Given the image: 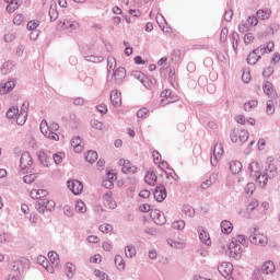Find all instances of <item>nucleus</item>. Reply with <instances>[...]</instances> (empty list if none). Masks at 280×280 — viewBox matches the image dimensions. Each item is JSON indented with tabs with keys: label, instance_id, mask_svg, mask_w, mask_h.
<instances>
[{
	"label": "nucleus",
	"instance_id": "15",
	"mask_svg": "<svg viewBox=\"0 0 280 280\" xmlns=\"http://www.w3.org/2000/svg\"><path fill=\"white\" fill-rule=\"evenodd\" d=\"M246 213L248 215H256L257 213H259V201L257 199H253L248 202L247 207H246Z\"/></svg>",
	"mask_w": 280,
	"mask_h": 280
},
{
	"label": "nucleus",
	"instance_id": "46",
	"mask_svg": "<svg viewBox=\"0 0 280 280\" xmlns=\"http://www.w3.org/2000/svg\"><path fill=\"white\" fill-rule=\"evenodd\" d=\"M37 178H38V173H33L24 176L23 180L24 183H26V185H32V183H34Z\"/></svg>",
	"mask_w": 280,
	"mask_h": 280
},
{
	"label": "nucleus",
	"instance_id": "31",
	"mask_svg": "<svg viewBox=\"0 0 280 280\" xmlns=\"http://www.w3.org/2000/svg\"><path fill=\"white\" fill-rule=\"evenodd\" d=\"M261 270L265 275H272L275 272V262L270 260L264 262Z\"/></svg>",
	"mask_w": 280,
	"mask_h": 280
},
{
	"label": "nucleus",
	"instance_id": "48",
	"mask_svg": "<svg viewBox=\"0 0 280 280\" xmlns=\"http://www.w3.org/2000/svg\"><path fill=\"white\" fill-rule=\"evenodd\" d=\"M8 280H21V271L19 269L11 270Z\"/></svg>",
	"mask_w": 280,
	"mask_h": 280
},
{
	"label": "nucleus",
	"instance_id": "10",
	"mask_svg": "<svg viewBox=\"0 0 280 280\" xmlns=\"http://www.w3.org/2000/svg\"><path fill=\"white\" fill-rule=\"evenodd\" d=\"M34 165V160L30 152H23L20 159V167L21 170H30Z\"/></svg>",
	"mask_w": 280,
	"mask_h": 280
},
{
	"label": "nucleus",
	"instance_id": "9",
	"mask_svg": "<svg viewBox=\"0 0 280 280\" xmlns=\"http://www.w3.org/2000/svg\"><path fill=\"white\" fill-rule=\"evenodd\" d=\"M118 165L121 167L124 174H137V166L132 165V163L126 159H120Z\"/></svg>",
	"mask_w": 280,
	"mask_h": 280
},
{
	"label": "nucleus",
	"instance_id": "39",
	"mask_svg": "<svg viewBox=\"0 0 280 280\" xmlns=\"http://www.w3.org/2000/svg\"><path fill=\"white\" fill-rule=\"evenodd\" d=\"M268 209H270V203L268 201H264L258 206V213L256 214V218H259V215H266Z\"/></svg>",
	"mask_w": 280,
	"mask_h": 280
},
{
	"label": "nucleus",
	"instance_id": "26",
	"mask_svg": "<svg viewBox=\"0 0 280 280\" xmlns=\"http://www.w3.org/2000/svg\"><path fill=\"white\" fill-rule=\"evenodd\" d=\"M115 80H124L126 78V68L118 67L116 70H113L109 74Z\"/></svg>",
	"mask_w": 280,
	"mask_h": 280
},
{
	"label": "nucleus",
	"instance_id": "21",
	"mask_svg": "<svg viewBox=\"0 0 280 280\" xmlns=\"http://www.w3.org/2000/svg\"><path fill=\"white\" fill-rule=\"evenodd\" d=\"M37 264H39V266H43V268H45V270H47V272H50V275H54V266L49 265L47 257L42 256V255L38 256Z\"/></svg>",
	"mask_w": 280,
	"mask_h": 280
},
{
	"label": "nucleus",
	"instance_id": "51",
	"mask_svg": "<svg viewBox=\"0 0 280 280\" xmlns=\"http://www.w3.org/2000/svg\"><path fill=\"white\" fill-rule=\"evenodd\" d=\"M52 159L56 165H60V163H62V159H65V153L63 152L56 153L52 155Z\"/></svg>",
	"mask_w": 280,
	"mask_h": 280
},
{
	"label": "nucleus",
	"instance_id": "47",
	"mask_svg": "<svg viewBox=\"0 0 280 280\" xmlns=\"http://www.w3.org/2000/svg\"><path fill=\"white\" fill-rule=\"evenodd\" d=\"M74 209L78 213H86V203H84L82 200H79L77 201Z\"/></svg>",
	"mask_w": 280,
	"mask_h": 280
},
{
	"label": "nucleus",
	"instance_id": "52",
	"mask_svg": "<svg viewBox=\"0 0 280 280\" xmlns=\"http://www.w3.org/2000/svg\"><path fill=\"white\" fill-rule=\"evenodd\" d=\"M100 232L101 233H112L113 232V225L108 223H104L100 226Z\"/></svg>",
	"mask_w": 280,
	"mask_h": 280
},
{
	"label": "nucleus",
	"instance_id": "20",
	"mask_svg": "<svg viewBox=\"0 0 280 280\" xmlns=\"http://www.w3.org/2000/svg\"><path fill=\"white\" fill-rule=\"evenodd\" d=\"M16 86L14 81H8L5 83L0 84V95H8L10 91H12Z\"/></svg>",
	"mask_w": 280,
	"mask_h": 280
},
{
	"label": "nucleus",
	"instance_id": "57",
	"mask_svg": "<svg viewBox=\"0 0 280 280\" xmlns=\"http://www.w3.org/2000/svg\"><path fill=\"white\" fill-rule=\"evenodd\" d=\"M250 71L249 70H245L242 74V80L243 82H245V84H248V82H250Z\"/></svg>",
	"mask_w": 280,
	"mask_h": 280
},
{
	"label": "nucleus",
	"instance_id": "7",
	"mask_svg": "<svg viewBox=\"0 0 280 280\" xmlns=\"http://www.w3.org/2000/svg\"><path fill=\"white\" fill-rule=\"evenodd\" d=\"M160 97V106H167V104H174V102H178V95L172 94V90H164L161 92Z\"/></svg>",
	"mask_w": 280,
	"mask_h": 280
},
{
	"label": "nucleus",
	"instance_id": "38",
	"mask_svg": "<svg viewBox=\"0 0 280 280\" xmlns=\"http://www.w3.org/2000/svg\"><path fill=\"white\" fill-rule=\"evenodd\" d=\"M230 171L232 172V174H240V172H242V162L240 161L230 162Z\"/></svg>",
	"mask_w": 280,
	"mask_h": 280
},
{
	"label": "nucleus",
	"instance_id": "18",
	"mask_svg": "<svg viewBox=\"0 0 280 280\" xmlns=\"http://www.w3.org/2000/svg\"><path fill=\"white\" fill-rule=\"evenodd\" d=\"M156 180H159V176L156 175V172L152 170L148 171L144 175V183H147V185H151V187L156 185Z\"/></svg>",
	"mask_w": 280,
	"mask_h": 280
},
{
	"label": "nucleus",
	"instance_id": "25",
	"mask_svg": "<svg viewBox=\"0 0 280 280\" xmlns=\"http://www.w3.org/2000/svg\"><path fill=\"white\" fill-rule=\"evenodd\" d=\"M221 233H224V235H231L233 233V223L229 220H223L221 222Z\"/></svg>",
	"mask_w": 280,
	"mask_h": 280
},
{
	"label": "nucleus",
	"instance_id": "55",
	"mask_svg": "<svg viewBox=\"0 0 280 280\" xmlns=\"http://www.w3.org/2000/svg\"><path fill=\"white\" fill-rule=\"evenodd\" d=\"M228 37H229V28L224 27V28H222V31L220 33V42L226 43Z\"/></svg>",
	"mask_w": 280,
	"mask_h": 280
},
{
	"label": "nucleus",
	"instance_id": "60",
	"mask_svg": "<svg viewBox=\"0 0 280 280\" xmlns=\"http://www.w3.org/2000/svg\"><path fill=\"white\" fill-rule=\"evenodd\" d=\"M151 209L152 208L150 207L149 203H142L139 207V211H141V213H150Z\"/></svg>",
	"mask_w": 280,
	"mask_h": 280
},
{
	"label": "nucleus",
	"instance_id": "41",
	"mask_svg": "<svg viewBox=\"0 0 280 280\" xmlns=\"http://www.w3.org/2000/svg\"><path fill=\"white\" fill-rule=\"evenodd\" d=\"M262 89L264 93H266V95H269V97H272V95H275V88L272 86V83L265 82Z\"/></svg>",
	"mask_w": 280,
	"mask_h": 280
},
{
	"label": "nucleus",
	"instance_id": "5",
	"mask_svg": "<svg viewBox=\"0 0 280 280\" xmlns=\"http://www.w3.org/2000/svg\"><path fill=\"white\" fill-rule=\"evenodd\" d=\"M39 128H40V132L44 135V137H46L47 139H50V141H59L60 140V136H58V133H56L51 130V127H49V124L47 122V120H43L39 125Z\"/></svg>",
	"mask_w": 280,
	"mask_h": 280
},
{
	"label": "nucleus",
	"instance_id": "28",
	"mask_svg": "<svg viewBox=\"0 0 280 280\" xmlns=\"http://www.w3.org/2000/svg\"><path fill=\"white\" fill-rule=\"evenodd\" d=\"M48 259H49L50 264H52L51 265L52 268H54V266H55V268H58V266L60 265V256L56 252H49Z\"/></svg>",
	"mask_w": 280,
	"mask_h": 280
},
{
	"label": "nucleus",
	"instance_id": "32",
	"mask_svg": "<svg viewBox=\"0 0 280 280\" xmlns=\"http://www.w3.org/2000/svg\"><path fill=\"white\" fill-rule=\"evenodd\" d=\"M151 217L153 218L156 224H163L165 222V217L161 214V210H152Z\"/></svg>",
	"mask_w": 280,
	"mask_h": 280
},
{
	"label": "nucleus",
	"instance_id": "63",
	"mask_svg": "<svg viewBox=\"0 0 280 280\" xmlns=\"http://www.w3.org/2000/svg\"><path fill=\"white\" fill-rule=\"evenodd\" d=\"M152 156H153V161L155 163V165H159V163H161V153L159 151H153L152 153Z\"/></svg>",
	"mask_w": 280,
	"mask_h": 280
},
{
	"label": "nucleus",
	"instance_id": "22",
	"mask_svg": "<svg viewBox=\"0 0 280 280\" xmlns=\"http://www.w3.org/2000/svg\"><path fill=\"white\" fill-rule=\"evenodd\" d=\"M248 172H249L250 178L259 176V174H261V166H259L257 162H252L248 165Z\"/></svg>",
	"mask_w": 280,
	"mask_h": 280
},
{
	"label": "nucleus",
	"instance_id": "44",
	"mask_svg": "<svg viewBox=\"0 0 280 280\" xmlns=\"http://www.w3.org/2000/svg\"><path fill=\"white\" fill-rule=\"evenodd\" d=\"M115 265L118 270H124V268H126V261H124V257L117 255L115 257Z\"/></svg>",
	"mask_w": 280,
	"mask_h": 280
},
{
	"label": "nucleus",
	"instance_id": "30",
	"mask_svg": "<svg viewBox=\"0 0 280 280\" xmlns=\"http://www.w3.org/2000/svg\"><path fill=\"white\" fill-rule=\"evenodd\" d=\"M272 14V11L270 9H260L257 11V18L261 21H268Z\"/></svg>",
	"mask_w": 280,
	"mask_h": 280
},
{
	"label": "nucleus",
	"instance_id": "45",
	"mask_svg": "<svg viewBox=\"0 0 280 280\" xmlns=\"http://www.w3.org/2000/svg\"><path fill=\"white\" fill-rule=\"evenodd\" d=\"M85 161L88 163H95V161H97V152L95 151H89L86 154H85Z\"/></svg>",
	"mask_w": 280,
	"mask_h": 280
},
{
	"label": "nucleus",
	"instance_id": "37",
	"mask_svg": "<svg viewBox=\"0 0 280 280\" xmlns=\"http://www.w3.org/2000/svg\"><path fill=\"white\" fill-rule=\"evenodd\" d=\"M5 3H9L7 5V12L12 14V12H15V10H19V0H4Z\"/></svg>",
	"mask_w": 280,
	"mask_h": 280
},
{
	"label": "nucleus",
	"instance_id": "13",
	"mask_svg": "<svg viewBox=\"0 0 280 280\" xmlns=\"http://www.w3.org/2000/svg\"><path fill=\"white\" fill-rule=\"evenodd\" d=\"M218 270L222 277H231L233 275V264L223 261L218 266Z\"/></svg>",
	"mask_w": 280,
	"mask_h": 280
},
{
	"label": "nucleus",
	"instance_id": "59",
	"mask_svg": "<svg viewBox=\"0 0 280 280\" xmlns=\"http://www.w3.org/2000/svg\"><path fill=\"white\" fill-rule=\"evenodd\" d=\"M245 191L248 196H253V194H255V184L253 183L247 184Z\"/></svg>",
	"mask_w": 280,
	"mask_h": 280
},
{
	"label": "nucleus",
	"instance_id": "36",
	"mask_svg": "<svg viewBox=\"0 0 280 280\" xmlns=\"http://www.w3.org/2000/svg\"><path fill=\"white\" fill-rule=\"evenodd\" d=\"M261 57L258 55L257 50H253L248 57H247V62L248 65H257Z\"/></svg>",
	"mask_w": 280,
	"mask_h": 280
},
{
	"label": "nucleus",
	"instance_id": "12",
	"mask_svg": "<svg viewBox=\"0 0 280 280\" xmlns=\"http://www.w3.org/2000/svg\"><path fill=\"white\" fill-rule=\"evenodd\" d=\"M223 154H224V147L222 145V143H217L214 145L213 156L210 160L211 165H218V161L222 159Z\"/></svg>",
	"mask_w": 280,
	"mask_h": 280
},
{
	"label": "nucleus",
	"instance_id": "58",
	"mask_svg": "<svg viewBox=\"0 0 280 280\" xmlns=\"http://www.w3.org/2000/svg\"><path fill=\"white\" fill-rule=\"evenodd\" d=\"M275 113V103L272 101L267 102V115H273Z\"/></svg>",
	"mask_w": 280,
	"mask_h": 280
},
{
	"label": "nucleus",
	"instance_id": "50",
	"mask_svg": "<svg viewBox=\"0 0 280 280\" xmlns=\"http://www.w3.org/2000/svg\"><path fill=\"white\" fill-rule=\"evenodd\" d=\"M172 229H175L176 231H183L185 229V221L179 220L172 223Z\"/></svg>",
	"mask_w": 280,
	"mask_h": 280
},
{
	"label": "nucleus",
	"instance_id": "29",
	"mask_svg": "<svg viewBox=\"0 0 280 280\" xmlns=\"http://www.w3.org/2000/svg\"><path fill=\"white\" fill-rule=\"evenodd\" d=\"M199 238L203 244H206V246H211V235H209L207 230H201L199 232Z\"/></svg>",
	"mask_w": 280,
	"mask_h": 280
},
{
	"label": "nucleus",
	"instance_id": "11",
	"mask_svg": "<svg viewBox=\"0 0 280 280\" xmlns=\"http://www.w3.org/2000/svg\"><path fill=\"white\" fill-rule=\"evenodd\" d=\"M68 188L74 196H80L82 191L84 190V185L81 184L78 179L68 180Z\"/></svg>",
	"mask_w": 280,
	"mask_h": 280
},
{
	"label": "nucleus",
	"instance_id": "34",
	"mask_svg": "<svg viewBox=\"0 0 280 280\" xmlns=\"http://www.w3.org/2000/svg\"><path fill=\"white\" fill-rule=\"evenodd\" d=\"M257 106H259V102L257 100H249L245 102L244 110L246 113H250V110H254V108H257Z\"/></svg>",
	"mask_w": 280,
	"mask_h": 280
},
{
	"label": "nucleus",
	"instance_id": "8",
	"mask_svg": "<svg viewBox=\"0 0 280 280\" xmlns=\"http://www.w3.org/2000/svg\"><path fill=\"white\" fill-rule=\"evenodd\" d=\"M40 25V21L38 20H32L26 24V28L28 32H31L30 38L31 40H37L39 33H38V27Z\"/></svg>",
	"mask_w": 280,
	"mask_h": 280
},
{
	"label": "nucleus",
	"instance_id": "16",
	"mask_svg": "<svg viewBox=\"0 0 280 280\" xmlns=\"http://www.w3.org/2000/svg\"><path fill=\"white\" fill-rule=\"evenodd\" d=\"M256 52L260 56H266V54H271V51H275V43L269 42L266 46L261 45L258 48L255 49Z\"/></svg>",
	"mask_w": 280,
	"mask_h": 280
},
{
	"label": "nucleus",
	"instance_id": "43",
	"mask_svg": "<svg viewBox=\"0 0 280 280\" xmlns=\"http://www.w3.org/2000/svg\"><path fill=\"white\" fill-rule=\"evenodd\" d=\"M65 272H66L67 277L69 279H71V277H73V275L75 272V266L71 262L66 264Z\"/></svg>",
	"mask_w": 280,
	"mask_h": 280
},
{
	"label": "nucleus",
	"instance_id": "24",
	"mask_svg": "<svg viewBox=\"0 0 280 280\" xmlns=\"http://www.w3.org/2000/svg\"><path fill=\"white\" fill-rule=\"evenodd\" d=\"M38 161L44 167H49L51 165V158L47 156L45 151H39L37 153Z\"/></svg>",
	"mask_w": 280,
	"mask_h": 280
},
{
	"label": "nucleus",
	"instance_id": "1",
	"mask_svg": "<svg viewBox=\"0 0 280 280\" xmlns=\"http://www.w3.org/2000/svg\"><path fill=\"white\" fill-rule=\"evenodd\" d=\"M246 242L244 235H236L232 237L231 242H226V238H220L218 248L222 255H229L232 259H242V245Z\"/></svg>",
	"mask_w": 280,
	"mask_h": 280
},
{
	"label": "nucleus",
	"instance_id": "56",
	"mask_svg": "<svg viewBox=\"0 0 280 280\" xmlns=\"http://www.w3.org/2000/svg\"><path fill=\"white\" fill-rule=\"evenodd\" d=\"M94 275L95 277H97V279L108 280V276L105 272L101 271L100 269H95Z\"/></svg>",
	"mask_w": 280,
	"mask_h": 280
},
{
	"label": "nucleus",
	"instance_id": "40",
	"mask_svg": "<svg viewBox=\"0 0 280 280\" xmlns=\"http://www.w3.org/2000/svg\"><path fill=\"white\" fill-rule=\"evenodd\" d=\"M266 174H267L268 178H275V176H277V174H279V172L277 170V165L269 164L268 168L266 170Z\"/></svg>",
	"mask_w": 280,
	"mask_h": 280
},
{
	"label": "nucleus",
	"instance_id": "42",
	"mask_svg": "<svg viewBox=\"0 0 280 280\" xmlns=\"http://www.w3.org/2000/svg\"><path fill=\"white\" fill-rule=\"evenodd\" d=\"M254 178L260 187H266L268 185V176L267 175H261V173H260V174H258V176H256Z\"/></svg>",
	"mask_w": 280,
	"mask_h": 280
},
{
	"label": "nucleus",
	"instance_id": "2",
	"mask_svg": "<svg viewBox=\"0 0 280 280\" xmlns=\"http://www.w3.org/2000/svg\"><path fill=\"white\" fill-rule=\"evenodd\" d=\"M49 196L47 189H32L31 198L33 200H38L36 203V209L38 213H45V211H54L56 209V201L45 199Z\"/></svg>",
	"mask_w": 280,
	"mask_h": 280
},
{
	"label": "nucleus",
	"instance_id": "27",
	"mask_svg": "<svg viewBox=\"0 0 280 280\" xmlns=\"http://www.w3.org/2000/svg\"><path fill=\"white\" fill-rule=\"evenodd\" d=\"M71 145H72L74 152L80 153L84 150V145L82 144V139L80 137L72 138Z\"/></svg>",
	"mask_w": 280,
	"mask_h": 280
},
{
	"label": "nucleus",
	"instance_id": "64",
	"mask_svg": "<svg viewBox=\"0 0 280 280\" xmlns=\"http://www.w3.org/2000/svg\"><path fill=\"white\" fill-rule=\"evenodd\" d=\"M168 244L172 248H183V243L174 240H168Z\"/></svg>",
	"mask_w": 280,
	"mask_h": 280
},
{
	"label": "nucleus",
	"instance_id": "23",
	"mask_svg": "<svg viewBox=\"0 0 280 280\" xmlns=\"http://www.w3.org/2000/svg\"><path fill=\"white\" fill-rule=\"evenodd\" d=\"M110 102L113 106L119 108L121 106V92L114 90L110 94Z\"/></svg>",
	"mask_w": 280,
	"mask_h": 280
},
{
	"label": "nucleus",
	"instance_id": "35",
	"mask_svg": "<svg viewBox=\"0 0 280 280\" xmlns=\"http://www.w3.org/2000/svg\"><path fill=\"white\" fill-rule=\"evenodd\" d=\"M116 67H117V60L115 59V57L109 56L107 58L108 78H110V72L115 71Z\"/></svg>",
	"mask_w": 280,
	"mask_h": 280
},
{
	"label": "nucleus",
	"instance_id": "17",
	"mask_svg": "<svg viewBox=\"0 0 280 280\" xmlns=\"http://www.w3.org/2000/svg\"><path fill=\"white\" fill-rule=\"evenodd\" d=\"M62 27L63 30H68V32H75V30H80V22L75 20H63Z\"/></svg>",
	"mask_w": 280,
	"mask_h": 280
},
{
	"label": "nucleus",
	"instance_id": "62",
	"mask_svg": "<svg viewBox=\"0 0 280 280\" xmlns=\"http://www.w3.org/2000/svg\"><path fill=\"white\" fill-rule=\"evenodd\" d=\"M234 119L236 124H240L241 126L246 125V117H244V115H236Z\"/></svg>",
	"mask_w": 280,
	"mask_h": 280
},
{
	"label": "nucleus",
	"instance_id": "33",
	"mask_svg": "<svg viewBox=\"0 0 280 280\" xmlns=\"http://www.w3.org/2000/svg\"><path fill=\"white\" fill-rule=\"evenodd\" d=\"M215 180H218V174H212L208 179L201 183L200 187L202 189H209V187H211Z\"/></svg>",
	"mask_w": 280,
	"mask_h": 280
},
{
	"label": "nucleus",
	"instance_id": "14",
	"mask_svg": "<svg viewBox=\"0 0 280 280\" xmlns=\"http://www.w3.org/2000/svg\"><path fill=\"white\" fill-rule=\"evenodd\" d=\"M103 202L107 209H117V201H115V199L113 198L112 191H108L104 195Z\"/></svg>",
	"mask_w": 280,
	"mask_h": 280
},
{
	"label": "nucleus",
	"instance_id": "19",
	"mask_svg": "<svg viewBox=\"0 0 280 280\" xmlns=\"http://www.w3.org/2000/svg\"><path fill=\"white\" fill-rule=\"evenodd\" d=\"M165 198H167V190H165V187H156L154 191V199L156 200V202H163Z\"/></svg>",
	"mask_w": 280,
	"mask_h": 280
},
{
	"label": "nucleus",
	"instance_id": "3",
	"mask_svg": "<svg viewBox=\"0 0 280 280\" xmlns=\"http://www.w3.org/2000/svg\"><path fill=\"white\" fill-rule=\"evenodd\" d=\"M27 104L23 103L21 109L18 106H11L7 112L8 119H16L18 126H25L27 121Z\"/></svg>",
	"mask_w": 280,
	"mask_h": 280
},
{
	"label": "nucleus",
	"instance_id": "4",
	"mask_svg": "<svg viewBox=\"0 0 280 280\" xmlns=\"http://www.w3.org/2000/svg\"><path fill=\"white\" fill-rule=\"evenodd\" d=\"M249 242L255 246H266L268 245V236L258 229H254L253 234L249 236Z\"/></svg>",
	"mask_w": 280,
	"mask_h": 280
},
{
	"label": "nucleus",
	"instance_id": "6",
	"mask_svg": "<svg viewBox=\"0 0 280 280\" xmlns=\"http://www.w3.org/2000/svg\"><path fill=\"white\" fill-rule=\"evenodd\" d=\"M230 137L233 143H237V141H241V143H246V141H248L249 133L246 129H234L232 130Z\"/></svg>",
	"mask_w": 280,
	"mask_h": 280
},
{
	"label": "nucleus",
	"instance_id": "54",
	"mask_svg": "<svg viewBox=\"0 0 280 280\" xmlns=\"http://www.w3.org/2000/svg\"><path fill=\"white\" fill-rule=\"evenodd\" d=\"M148 113H149L148 108L143 107V108L138 110L137 117L139 119H145L148 117Z\"/></svg>",
	"mask_w": 280,
	"mask_h": 280
},
{
	"label": "nucleus",
	"instance_id": "53",
	"mask_svg": "<svg viewBox=\"0 0 280 280\" xmlns=\"http://www.w3.org/2000/svg\"><path fill=\"white\" fill-rule=\"evenodd\" d=\"M254 42H255V35H253V33L245 34V36H244L245 45H250Z\"/></svg>",
	"mask_w": 280,
	"mask_h": 280
},
{
	"label": "nucleus",
	"instance_id": "61",
	"mask_svg": "<svg viewBox=\"0 0 280 280\" xmlns=\"http://www.w3.org/2000/svg\"><path fill=\"white\" fill-rule=\"evenodd\" d=\"M24 21L23 14H18L13 18L14 25H22Z\"/></svg>",
	"mask_w": 280,
	"mask_h": 280
},
{
	"label": "nucleus",
	"instance_id": "49",
	"mask_svg": "<svg viewBox=\"0 0 280 280\" xmlns=\"http://www.w3.org/2000/svg\"><path fill=\"white\" fill-rule=\"evenodd\" d=\"M125 255L126 257H135V255H137V249L135 248V246H127L125 248Z\"/></svg>",
	"mask_w": 280,
	"mask_h": 280
}]
</instances>
